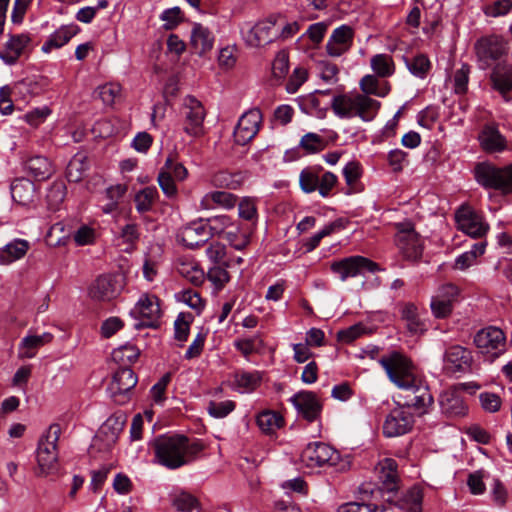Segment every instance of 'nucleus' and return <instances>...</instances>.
Masks as SVG:
<instances>
[{
  "mask_svg": "<svg viewBox=\"0 0 512 512\" xmlns=\"http://www.w3.org/2000/svg\"><path fill=\"white\" fill-rule=\"evenodd\" d=\"M379 363L395 385L411 393L407 396L408 406L423 409L433 403L427 385L415 375L412 363L406 356L394 351L382 356Z\"/></svg>",
  "mask_w": 512,
  "mask_h": 512,
  "instance_id": "f257e3e1",
  "label": "nucleus"
},
{
  "mask_svg": "<svg viewBox=\"0 0 512 512\" xmlns=\"http://www.w3.org/2000/svg\"><path fill=\"white\" fill-rule=\"evenodd\" d=\"M157 462L168 468L178 469L193 462L203 445L196 439L184 435H161L153 441Z\"/></svg>",
  "mask_w": 512,
  "mask_h": 512,
  "instance_id": "f03ea898",
  "label": "nucleus"
},
{
  "mask_svg": "<svg viewBox=\"0 0 512 512\" xmlns=\"http://www.w3.org/2000/svg\"><path fill=\"white\" fill-rule=\"evenodd\" d=\"M380 107L379 101L357 92L336 95L331 102V108L338 117H359L365 122L373 120Z\"/></svg>",
  "mask_w": 512,
  "mask_h": 512,
  "instance_id": "7ed1b4c3",
  "label": "nucleus"
},
{
  "mask_svg": "<svg viewBox=\"0 0 512 512\" xmlns=\"http://www.w3.org/2000/svg\"><path fill=\"white\" fill-rule=\"evenodd\" d=\"M213 235L226 240L232 247L242 250L250 243L251 229L228 215H218L208 219Z\"/></svg>",
  "mask_w": 512,
  "mask_h": 512,
  "instance_id": "20e7f679",
  "label": "nucleus"
},
{
  "mask_svg": "<svg viewBox=\"0 0 512 512\" xmlns=\"http://www.w3.org/2000/svg\"><path fill=\"white\" fill-rule=\"evenodd\" d=\"M301 462L308 468L335 467L337 471L349 468V462L341 459L340 453L328 444L314 442L308 444L301 453Z\"/></svg>",
  "mask_w": 512,
  "mask_h": 512,
  "instance_id": "39448f33",
  "label": "nucleus"
},
{
  "mask_svg": "<svg viewBox=\"0 0 512 512\" xmlns=\"http://www.w3.org/2000/svg\"><path fill=\"white\" fill-rule=\"evenodd\" d=\"M60 433V426L53 424L38 443L37 463L41 475H49L58 470L57 442Z\"/></svg>",
  "mask_w": 512,
  "mask_h": 512,
  "instance_id": "423d86ee",
  "label": "nucleus"
},
{
  "mask_svg": "<svg viewBox=\"0 0 512 512\" xmlns=\"http://www.w3.org/2000/svg\"><path fill=\"white\" fill-rule=\"evenodd\" d=\"M475 178L485 188L512 192V165L498 168L490 163H479L475 167Z\"/></svg>",
  "mask_w": 512,
  "mask_h": 512,
  "instance_id": "0eeeda50",
  "label": "nucleus"
},
{
  "mask_svg": "<svg viewBox=\"0 0 512 512\" xmlns=\"http://www.w3.org/2000/svg\"><path fill=\"white\" fill-rule=\"evenodd\" d=\"M476 56L479 67L488 69L499 62H506V42L499 36H488L481 38L475 44Z\"/></svg>",
  "mask_w": 512,
  "mask_h": 512,
  "instance_id": "6e6552de",
  "label": "nucleus"
},
{
  "mask_svg": "<svg viewBox=\"0 0 512 512\" xmlns=\"http://www.w3.org/2000/svg\"><path fill=\"white\" fill-rule=\"evenodd\" d=\"M330 270L344 282L348 278L364 275L365 272L375 273L380 270L379 265L360 255L345 257L330 263Z\"/></svg>",
  "mask_w": 512,
  "mask_h": 512,
  "instance_id": "1a4fd4ad",
  "label": "nucleus"
},
{
  "mask_svg": "<svg viewBox=\"0 0 512 512\" xmlns=\"http://www.w3.org/2000/svg\"><path fill=\"white\" fill-rule=\"evenodd\" d=\"M396 245L402 256L409 261H417L423 253V243L410 222L397 223Z\"/></svg>",
  "mask_w": 512,
  "mask_h": 512,
  "instance_id": "9d476101",
  "label": "nucleus"
},
{
  "mask_svg": "<svg viewBox=\"0 0 512 512\" xmlns=\"http://www.w3.org/2000/svg\"><path fill=\"white\" fill-rule=\"evenodd\" d=\"M277 20H280V16L272 15L258 21L247 31L242 30L246 43L251 47H263L278 40L280 32L277 30Z\"/></svg>",
  "mask_w": 512,
  "mask_h": 512,
  "instance_id": "9b49d317",
  "label": "nucleus"
},
{
  "mask_svg": "<svg viewBox=\"0 0 512 512\" xmlns=\"http://www.w3.org/2000/svg\"><path fill=\"white\" fill-rule=\"evenodd\" d=\"M181 113L184 117L183 129L185 133L193 137L203 135V122L206 112L202 103L193 96H187L183 101Z\"/></svg>",
  "mask_w": 512,
  "mask_h": 512,
  "instance_id": "f8f14e48",
  "label": "nucleus"
},
{
  "mask_svg": "<svg viewBox=\"0 0 512 512\" xmlns=\"http://www.w3.org/2000/svg\"><path fill=\"white\" fill-rule=\"evenodd\" d=\"M455 219L458 229L472 238H482L489 231V224L469 206H461L455 213Z\"/></svg>",
  "mask_w": 512,
  "mask_h": 512,
  "instance_id": "ddd939ff",
  "label": "nucleus"
},
{
  "mask_svg": "<svg viewBox=\"0 0 512 512\" xmlns=\"http://www.w3.org/2000/svg\"><path fill=\"white\" fill-rule=\"evenodd\" d=\"M415 419L409 407L394 408L386 416L383 423V434L386 437H398L411 431Z\"/></svg>",
  "mask_w": 512,
  "mask_h": 512,
  "instance_id": "4468645a",
  "label": "nucleus"
},
{
  "mask_svg": "<svg viewBox=\"0 0 512 512\" xmlns=\"http://www.w3.org/2000/svg\"><path fill=\"white\" fill-rule=\"evenodd\" d=\"M123 287L122 277L101 275L89 287V296L94 301L108 302L118 297Z\"/></svg>",
  "mask_w": 512,
  "mask_h": 512,
  "instance_id": "2eb2a0df",
  "label": "nucleus"
},
{
  "mask_svg": "<svg viewBox=\"0 0 512 512\" xmlns=\"http://www.w3.org/2000/svg\"><path fill=\"white\" fill-rule=\"evenodd\" d=\"M474 343L481 353L497 357L505 351L506 337L501 329L490 326L476 333Z\"/></svg>",
  "mask_w": 512,
  "mask_h": 512,
  "instance_id": "dca6fc26",
  "label": "nucleus"
},
{
  "mask_svg": "<svg viewBox=\"0 0 512 512\" xmlns=\"http://www.w3.org/2000/svg\"><path fill=\"white\" fill-rule=\"evenodd\" d=\"M262 123V113L254 108L245 112L234 129V140L239 145H246L258 133Z\"/></svg>",
  "mask_w": 512,
  "mask_h": 512,
  "instance_id": "f3484780",
  "label": "nucleus"
},
{
  "mask_svg": "<svg viewBox=\"0 0 512 512\" xmlns=\"http://www.w3.org/2000/svg\"><path fill=\"white\" fill-rule=\"evenodd\" d=\"M131 315L141 320V325L155 327L161 317L159 300L155 295L143 294L134 308Z\"/></svg>",
  "mask_w": 512,
  "mask_h": 512,
  "instance_id": "a211bd4d",
  "label": "nucleus"
},
{
  "mask_svg": "<svg viewBox=\"0 0 512 512\" xmlns=\"http://www.w3.org/2000/svg\"><path fill=\"white\" fill-rule=\"evenodd\" d=\"M137 384V376L132 369L128 367L119 368L113 375L109 385L111 396L118 403L126 401L125 395L131 391Z\"/></svg>",
  "mask_w": 512,
  "mask_h": 512,
  "instance_id": "6ab92c4d",
  "label": "nucleus"
},
{
  "mask_svg": "<svg viewBox=\"0 0 512 512\" xmlns=\"http://www.w3.org/2000/svg\"><path fill=\"white\" fill-rule=\"evenodd\" d=\"M31 41L29 33L10 34L0 49V58L6 64H14L28 50Z\"/></svg>",
  "mask_w": 512,
  "mask_h": 512,
  "instance_id": "aec40b11",
  "label": "nucleus"
},
{
  "mask_svg": "<svg viewBox=\"0 0 512 512\" xmlns=\"http://www.w3.org/2000/svg\"><path fill=\"white\" fill-rule=\"evenodd\" d=\"M291 402L297 409L298 413L308 422L315 421L322 410V405L316 394L311 391H301L296 393Z\"/></svg>",
  "mask_w": 512,
  "mask_h": 512,
  "instance_id": "412c9836",
  "label": "nucleus"
},
{
  "mask_svg": "<svg viewBox=\"0 0 512 512\" xmlns=\"http://www.w3.org/2000/svg\"><path fill=\"white\" fill-rule=\"evenodd\" d=\"M354 37L353 29L348 25L336 28L326 44V51L331 57H340L352 46Z\"/></svg>",
  "mask_w": 512,
  "mask_h": 512,
  "instance_id": "4be33fe9",
  "label": "nucleus"
},
{
  "mask_svg": "<svg viewBox=\"0 0 512 512\" xmlns=\"http://www.w3.org/2000/svg\"><path fill=\"white\" fill-rule=\"evenodd\" d=\"M375 472L383 490L394 492L400 486L397 462L392 458H384L375 467Z\"/></svg>",
  "mask_w": 512,
  "mask_h": 512,
  "instance_id": "5701e85b",
  "label": "nucleus"
},
{
  "mask_svg": "<svg viewBox=\"0 0 512 512\" xmlns=\"http://www.w3.org/2000/svg\"><path fill=\"white\" fill-rule=\"evenodd\" d=\"M459 290L453 284L443 285L432 297L431 310L436 318H445L452 311V302L457 297Z\"/></svg>",
  "mask_w": 512,
  "mask_h": 512,
  "instance_id": "b1692460",
  "label": "nucleus"
},
{
  "mask_svg": "<svg viewBox=\"0 0 512 512\" xmlns=\"http://www.w3.org/2000/svg\"><path fill=\"white\" fill-rule=\"evenodd\" d=\"M210 235L213 234L209 228L208 221L206 223L199 221L192 222L182 228L179 238L185 246L195 248L204 244Z\"/></svg>",
  "mask_w": 512,
  "mask_h": 512,
  "instance_id": "393cba45",
  "label": "nucleus"
},
{
  "mask_svg": "<svg viewBox=\"0 0 512 512\" xmlns=\"http://www.w3.org/2000/svg\"><path fill=\"white\" fill-rule=\"evenodd\" d=\"M439 404L442 413L450 418L464 416L468 410L461 393L456 389H449L441 393Z\"/></svg>",
  "mask_w": 512,
  "mask_h": 512,
  "instance_id": "a878e982",
  "label": "nucleus"
},
{
  "mask_svg": "<svg viewBox=\"0 0 512 512\" xmlns=\"http://www.w3.org/2000/svg\"><path fill=\"white\" fill-rule=\"evenodd\" d=\"M493 88L498 91L506 102L511 100L508 93L512 90V66L507 62L497 63L491 73Z\"/></svg>",
  "mask_w": 512,
  "mask_h": 512,
  "instance_id": "bb28decb",
  "label": "nucleus"
},
{
  "mask_svg": "<svg viewBox=\"0 0 512 512\" xmlns=\"http://www.w3.org/2000/svg\"><path fill=\"white\" fill-rule=\"evenodd\" d=\"M214 37L211 31L199 23L193 25L190 44L193 51L198 55L210 51L213 47Z\"/></svg>",
  "mask_w": 512,
  "mask_h": 512,
  "instance_id": "cd10ccee",
  "label": "nucleus"
},
{
  "mask_svg": "<svg viewBox=\"0 0 512 512\" xmlns=\"http://www.w3.org/2000/svg\"><path fill=\"white\" fill-rule=\"evenodd\" d=\"M482 148L490 153L502 152L506 149V140L493 125H486L479 134Z\"/></svg>",
  "mask_w": 512,
  "mask_h": 512,
  "instance_id": "c85d7f7f",
  "label": "nucleus"
},
{
  "mask_svg": "<svg viewBox=\"0 0 512 512\" xmlns=\"http://www.w3.org/2000/svg\"><path fill=\"white\" fill-rule=\"evenodd\" d=\"M237 204V196L225 191H213L205 194L201 199L200 206L209 210L215 207L232 209Z\"/></svg>",
  "mask_w": 512,
  "mask_h": 512,
  "instance_id": "c756f323",
  "label": "nucleus"
},
{
  "mask_svg": "<svg viewBox=\"0 0 512 512\" xmlns=\"http://www.w3.org/2000/svg\"><path fill=\"white\" fill-rule=\"evenodd\" d=\"M51 333H43L41 335H27L19 344V357L23 359L33 358L38 349L52 341Z\"/></svg>",
  "mask_w": 512,
  "mask_h": 512,
  "instance_id": "7c9ffc66",
  "label": "nucleus"
},
{
  "mask_svg": "<svg viewBox=\"0 0 512 512\" xmlns=\"http://www.w3.org/2000/svg\"><path fill=\"white\" fill-rule=\"evenodd\" d=\"M401 318L405 322L407 330L412 334H421L427 330L419 310L413 303H406L401 308Z\"/></svg>",
  "mask_w": 512,
  "mask_h": 512,
  "instance_id": "2f4dec72",
  "label": "nucleus"
},
{
  "mask_svg": "<svg viewBox=\"0 0 512 512\" xmlns=\"http://www.w3.org/2000/svg\"><path fill=\"white\" fill-rule=\"evenodd\" d=\"M78 32L77 26L74 25H66L61 26L57 29L53 34L49 36L47 41L42 46V51L44 53H49L53 49H59L67 44L70 39L75 36Z\"/></svg>",
  "mask_w": 512,
  "mask_h": 512,
  "instance_id": "473e14b6",
  "label": "nucleus"
},
{
  "mask_svg": "<svg viewBox=\"0 0 512 512\" xmlns=\"http://www.w3.org/2000/svg\"><path fill=\"white\" fill-rule=\"evenodd\" d=\"M13 200L23 206L33 202L35 196V185L28 179H16L11 185Z\"/></svg>",
  "mask_w": 512,
  "mask_h": 512,
  "instance_id": "72a5a7b5",
  "label": "nucleus"
},
{
  "mask_svg": "<svg viewBox=\"0 0 512 512\" xmlns=\"http://www.w3.org/2000/svg\"><path fill=\"white\" fill-rule=\"evenodd\" d=\"M445 362L451 364L455 371H463L470 366L471 352L460 345L449 347L445 352Z\"/></svg>",
  "mask_w": 512,
  "mask_h": 512,
  "instance_id": "f704fd0d",
  "label": "nucleus"
},
{
  "mask_svg": "<svg viewBox=\"0 0 512 512\" xmlns=\"http://www.w3.org/2000/svg\"><path fill=\"white\" fill-rule=\"evenodd\" d=\"M30 248L28 241L15 239L0 251V264L7 265L23 258Z\"/></svg>",
  "mask_w": 512,
  "mask_h": 512,
  "instance_id": "c9c22d12",
  "label": "nucleus"
},
{
  "mask_svg": "<svg viewBox=\"0 0 512 512\" xmlns=\"http://www.w3.org/2000/svg\"><path fill=\"white\" fill-rule=\"evenodd\" d=\"M262 382V373L259 371L239 370L234 374V383L237 389L243 393L255 391Z\"/></svg>",
  "mask_w": 512,
  "mask_h": 512,
  "instance_id": "e433bc0d",
  "label": "nucleus"
},
{
  "mask_svg": "<svg viewBox=\"0 0 512 512\" xmlns=\"http://www.w3.org/2000/svg\"><path fill=\"white\" fill-rule=\"evenodd\" d=\"M362 94L367 96L375 95L377 97H385L389 94L391 87L388 82H384L382 85L375 75H365L361 78L359 83Z\"/></svg>",
  "mask_w": 512,
  "mask_h": 512,
  "instance_id": "4c0bfd02",
  "label": "nucleus"
},
{
  "mask_svg": "<svg viewBox=\"0 0 512 512\" xmlns=\"http://www.w3.org/2000/svg\"><path fill=\"white\" fill-rule=\"evenodd\" d=\"M422 499V489L418 486H413L398 500V506L407 512H421Z\"/></svg>",
  "mask_w": 512,
  "mask_h": 512,
  "instance_id": "58836bf2",
  "label": "nucleus"
},
{
  "mask_svg": "<svg viewBox=\"0 0 512 512\" xmlns=\"http://www.w3.org/2000/svg\"><path fill=\"white\" fill-rule=\"evenodd\" d=\"M27 169L37 180H45L53 173L51 162L44 156L31 157L27 161Z\"/></svg>",
  "mask_w": 512,
  "mask_h": 512,
  "instance_id": "ea45409f",
  "label": "nucleus"
},
{
  "mask_svg": "<svg viewBox=\"0 0 512 512\" xmlns=\"http://www.w3.org/2000/svg\"><path fill=\"white\" fill-rule=\"evenodd\" d=\"M156 187L149 186L139 190L134 196L136 210L139 213H146L152 210L154 203L158 199Z\"/></svg>",
  "mask_w": 512,
  "mask_h": 512,
  "instance_id": "a19ab883",
  "label": "nucleus"
},
{
  "mask_svg": "<svg viewBox=\"0 0 512 512\" xmlns=\"http://www.w3.org/2000/svg\"><path fill=\"white\" fill-rule=\"evenodd\" d=\"M89 169L88 159L83 154H76L68 163L66 176L70 182H79Z\"/></svg>",
  "mask_w": 512,
  "mask_h": 512,
  "instance_id": "79ce46f5",
  "label": "nucleus"
},
{
  "mask_svg": "<svg viewBox=\"0 0 512 512\" xmlns=\"http://www.w3.org/2000/svg\"><path fill=\"white\" fill-rule=\"evenodd\" d=\"M370 65L378 77L387 78L394 74L395 63L388 54H376L370 60Z\"/></svg>",
  "mask_w": 512,
  "mask_h": 512,
  "instance_id": "37998d69",
  "label": "nucleus"
},
{
  "mask_svg": "<svg viewBox=\"0 0 512 512\" xmlns=\"http://www.w3.org/2000/svg\"><path fill=\"white\" fill-rule=\"evenodd\" d=\"M404 60L408 70L418 78H425L431 69V62L425 54H418Z\"/></svg>",
  "mask_w": 512,
  "mask_h": 512,
  "instance_id": "c03bdc74",
  "label": "nucleus"
},
{
  "mask_svg": "<svg viewBox=\"0 0 512 512\" xmlns=\"http://www.w3.org/2000/svg\"><path fill=\"white\" fill-rule=\"evenodd\" d=\"M486 248V242L481 241L475 243L471 250L462 253L455 260V268L459 270H465L472 266L476 258L484 254Z\"/></svg>",
  "mask_w": 512,
  "mask_h": 512,
  "instance_id": "a18cd8bd",
  "label": "nucleus"
},
{
  "mask_svg": "<svg viewBox=\"0 0 512 512\" xmlns=\"http://www.w3.org/2000/svg\"><path fill=\"white\" fill-rule=\"evenodd\" d=\"M257 424L265 433H272L283 425L282 416L274 411H263L257 416Z\"/></svg>",
  "mask_w": 512,
  "mask_h": 512,
  "instance_id": "49530a36",
  "label": "nucleus"
},
{
  "mask_svg": "<svg viewBox=\"0 0 512 512\" xmlns=\"http://www.w3.org/2000/svg\"><path fill=\"white\" fill-rule=\"evenodd\" d=\"M125 424V419L120 415H114L107 419V421L100 428L99 434H104L107 436V441L109 443H114L119 435V433L123 430Z\"/></svg>",
  "mask_w": 512,
  "mask_h": 512,
  "instance_id": "de8ad7c7",
  "label": "nucleus"
},
{
  "mask_svg": "<svg viewBox=\"0 0 512 512\" xmlns=\"http://www.w3.org/2000/svg\"><path fill=\"white\" fill-rule=\"evenodd\" d=\"M212 184L220 188L237 189L242 183L240 174H234L227 171H220L213 175Z\"/></svg>",
  "mask_w": 512,
  "mask_h": 512,
  "instance_id": "09e8293b",
  "label": "nucleus"
},
{
  "mask_svg": "<svg viewBox=\"0 0 512 512\" xmlns=\"http://www.w3.org/2000/svg\"><path fill=\"white\" fill-rule=\"evenodd\" d=\"M177 271L194 285H199L203 281V272L191 261H180L177 265Z\"/></svg>",
  "mask_w": 512,
  "mask_h": 512,
  "instance_id": "8fccbe9b",
  "label": "nucleus"
},
{
  "mask_svg": "<svg viewBox=\"0 0 512 512\" xmlns=\"http://www.w3.org/2000/svg\"><path fill=\"white\" fill-rule=\"evenodd\" d=\"M191 322V315L184 313H180L174 322V338L180 342V346L188 339Z\"/></svg>",
  "mask_w": 512,
  "mask_h": 512,
  "instance_id": "3c124183",
  "label": "nucleus"
},
{
  "mask_svg": "<svg viewBox=\"0 0 512 512\" xmlns=\"http://www.w3.org/2000/svg\"><path fill=\"white\" fill-rule=\"evenodd\" d=\"M238 215L241 219L255 224L258 218L256 201L250 197L242 198L238 203Z\"/></svg>",
  "mask_w": 512,
  "mask_h": 512,
  "instance_id": "603ef678",
  "label": "nucleus"
},
{
  "mask_svg": "<svg viewBox=\"0 0 512 512\" xmlns=\"http://www.w3.org/2000/svg\"><path fill=\"white\" fill-rule=\"evenodd\" d=\"M66 196V186L63 181H55L48 189L46 199L51 209H57Z\"/></svg>",
  "mask_w": 512,
  "mask_h": 512,
  "instance_id": "864d4df0",
  "label": "nucleus"
},
{
  "mask_svg": "<svg viewBox=\"0 0 512 512\" xmlns=\"http://www.w3.org/2000/svg\"><path fill=\"white\" fill-rule=\"evenodd\" d=\"M120 238L128 245L125 249L130 252L135 249L137 242L140 239L139 226L135 223H128L121 229Z\"/></svg>",
  "mask_w": 512,
  "mask_h": 512,
  "instance_id": "5fc2aeb1",
  "label": "nucleus"
},
{
  "mask_svg": "<svg viewBox=\"0 0 512 512\" xmlns=\"http://www.w3.org/2000/svg\"><path fill=\"white\" fill-rule=\"evenodd\" d=\"M320 176L312 169H303L299 175V184L305 193H312L317 191Z\"/></svg>",
  "mask_w": 512,
  "mask_h": 512,
  "instance_id": "6e6d98bb",
  "label": "nucleus"
},
{
  "mask_svg": "<svg viewBox=\"0 0 512 512\" xmlns=\"http://www.w3.org/2000/svg\"><path fill=\"white\" fill-rule=\"evenodd\" d=\"M121 85L118 83H107L98 88V94L105 105H113L121 96Z\"/></svg>",
  "mask_w": 512,
  "mask_h": 512,
  "instance_id": "4d7b16f0",
  "label": "nucleus"
},
{
  "mask_svg": "<svg viewBox=\"0 0 512 512\" xmlns=\"http://www.w3.org/2000/svg\"><path fill=\"white\" fill-rule=\"evenodd\" d=\"M139 350L133 345H125L113 351V359L123 365L134 363L139 357Z\"/></svg>",
  "mask_w": 512,
  "mask_h": 512,
  "instance_id": "13d9d810",
  "label": "nucleus"
},
{
  "mask_svg": "<svg viewBox=\"0 0 512 512\" xmlns=\"http://www.w3.org/2000/svg\"><path fill=\"white\" fill-rule=\"evenodd\" d=\"M512 10V0H497L484 6L483 11L488 17H500Z\"/></svg>",
  "mask_w": 512,
  "mask_h": 512,
  "instance_id": "bf43d9fd",
  "label": "nucleus"
},
{
  "mask_svg": "<svg viewBox=\"0 0 512 512\" xmlns=\"http://www.w3.org/2000/svg\"><path fill=\"white\" fill-rule=\"evenodd\" d=\"M299 146L307 153H317L324 148V140L320 135L310 132L302 136Z\"/></svg>",
  "mask_w": 512,
  "mask_h": 512,
  "instance_id": "052dcab7",
  "label": "nucleus"
},
{
  "mask_svg": "<svg viewBox=\"0 0 512 512\" xmlns=\"http://www.w3.org/2000/svg\"><path fill=\"white\" fill-rule=\"evenodd\" d=\"M236 407L234 401L226 400L222 402L211 401L208 404V413L214 418H224L230 414Z\"/></svg>",
  "mask_w": 512,
  "mask_h": 512,
  "instance_id": "680f3d73",
  "label": "nucleus"
},
{
  "mask_svg": "<svg viewBox=\"0 0 512 512\" xmlns=\"http://www.w3.org/2000/svg\"><path fill=\"white\" fill-rule=\"evenodd\" d=\"M197 503V499L187 492H180L173 498V506L179 512H191L197 507Z\"/></svg>",
  "mask_w": 512,
  "mask_h": 512,
  "instance_id": "e2e57ef3",
  "label": "nucleus"
},
{
  "mask_svg": "<svg viewBox=\"0 0 512 512\" xmlns=\"http://www.w3.org/2000/svg\"><path fill=\"white\" fill-rule=\"evenodd\" d=\"M289 69V57L285 51L277 53L272 63V74L277 80H282L287 74Z\"/></svg>",
  "mask_w": 512,
  "mask_h": 512,
  "instance_id": "0e129e2a",
  "label": "nucleus"
},
{
  "mask_svg": "<svg viewBox=\"0 0 512 512\" xmlns=\"http://www.w3.org/2000/svg\"><path fill=\"white\" fill-rule=\"evenodd\" d=\"M158 184L162 192L169 198H173L177 195V186L174 182V178L170 175V172L160 170L157 177Z\"/></svg>",
  "mask_w": 512,
  "mask_h": 512,
  "instance_id": "69168bd1",
  "label": "nucleus"
},
{
  "mask_svg": "<svg viewBox=\"0 0 512 512\" xmlns=\"http://www.w3.org/2000/svg\"><path fill=\"white\" fill-rule=\"evenodd\" d=\"M166 30L174 29L183 20V14L179 7L166 9L160 15Z\"/></svg>",
  "mask_w": 512,
  "mask_h": 512,
  "instance_id": "338daca9",
  "label": "nucleus"
},
{
  "mask_svg": "<svg viewBox=\"0 0 512 512\" xmlns=\"http://www.w3.org/2000/svg\"><path fill=\"white\" fill-rule=\"evenodd\" d=\"M337 512H385L383 508L372 503L349 502L342 504Z\"/></svg>",
  "mask_w": 512,
  "mask_h": 512,
  "instance_id": "774afa93",
  "label": "nucleus"
}]
</instances>
